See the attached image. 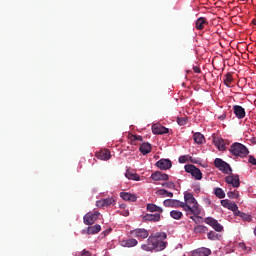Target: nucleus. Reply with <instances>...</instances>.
<instances>
[{
	"label": "nucleus",
	"instance_id": "obj_47",
	"mask_svg": "<svg viewBox=\"0 0 256 256\" xmlns=\"http://www.w3.org/2000/svg\"><path fill=\"white\" fill-rule=\"evenodd\" d=\"M195 217H199V215L190 216V219H192V221H195Z\"/></svg>",
	"mask_w": 256,
	"mask_h": 256
},
{
	"label": "nucleus",
	"instance_id": "obj_21",
	"mask_svg": "<svg viewBox=\"0 0 256 256\" xmlns=\"http://www.w3.org/2000/svg\"><path fill=\"white\" fill-rule=\"evenodd\" d=\"M211 255V249L209 248H198L193 252V256H209Z\"/></svg>",
	"mask_w": 256,
	"mask_h": 256
},
{
	"label": "nucleus",
	"instance_id": "obj_36",
	"mask_svg": "<svg viewBox=\"0 0 256 256\" xmlns=\"http://www.w3.org/2000/svg\"><path fill=\"white\" fill-rule=\"evenodd\" d=\"M207 237L208 239H210V241H215V239H217V233H215L214 231H210Z\"/></svg>",
	"mask_w": 256,
	"mask_h": 256
},
{
	"label": "nucleus",
	"instance_id": "obj_48",
	"mask_svg": "<svg viewBox=\"0 0 256 256\" xmlns=\"http://www.w3.org/2000/svg\"><path fill=\"white\" fill-rule=\"evenodd\" d=\"M253 141H254V143H256V137H255V138H253Z\"/></svg>",
	"mask_w": 256,
	"mask_h": 256
},
{
	"label": "nucleus",
	"instance_id": "obj_7",
	"mask_svg": "<svg viewBox=\"0 0 256 256\" xmlns=\"http://www.w3.org/2000/svg\"><path fill=\"white\" fill-rule=\"evenodd\" d=\"M132 237H137L138 239H147L149 237V232L144 228H136L130 231Z\"/></svg>",
	"mask_w": 256,
	"mask_h": 256
},
{
	"label": "nucleus",
	"instance_id": "obj_27",
	"mask_svg": "<svg viewBox=\"0 0 256 256\" xmlns=\"http://www.w3.org/2000/svg\"><path fill=\"white\" fill-rule=\"evenodd\" d=\"M193 139L195 141V143H197L198 145H201V143H203V141H205V136H203V134L196 132L193 135Z\"/></svg>",
	"mask_w": 256,
	"mask_h": 256
},
{
	"label": "nucleus",
	"instance_id": "obj_22",
	"mask_svg": "<svg viewBox=\"0 0 256 256\" xmlns=\"http://www.w3.org/2000/svg\"><path fill=\"white\" fill-rule=\"evenodd\" d=\"M101 231V225L96 224L94 226H89L86 230L87 235H95Z\"/></svg>",
	"mask_w": 256,
	"mask_h": 256
},
{
	"label": "nucleus",
	"instance_id": "obj_44",
	"mask_svg": "<svg viewBox=\"0 0 256 256\" xmlns=\"http://www.w3.org/2000/svg\"><path fill=\"white\" fill-rule=\"evenodd\" d=\"M134 140L135 141H143V137L142 136H134Z\"/></svg>",
	"mask_w": 256,
	"mask_h": 256
},
{
	"label": "nucleus",
	"instance_id": "obj_46",
	"mask_svg": "<svg viewBox=\"0 0 256 256\" xmlns=\"http://www.w3.org/2000/svg\"><path fill=\"white\" fill-rule=\"evenodd\" d=\"M82 256H91L89 251H83Z\"/></svg>",
	"mask_w": 256,
	"mask_h": 256
},
{
	"label": "nucleus",
	"instance_id": "obj_6",
	"mask_svg": "<svg viewBox=\"0 0 256 256\" xmlns=\"http://www.w3.org/2000/svg\"><path fill=\"white\" fill-rule=\"evenodd\" d=\"M99 215H101V213H99L98 211L88 212L84 216L83 221L86 225H93L95 223V221H97V219H99Z\"/></svg>",
	"mask_w": 256,
	"mask_h": 256
},
{
	"label": "nucleus",
	"instance_id": "obj_11",
	"mask_svg": "<svg viewBox=\"0 0 256 256\" xmlns=\"http://www.w3.org/2000/svg\"><path fill=\"white\" fill-rule=\"evenodd\" d=\"M225 181L226 183H228V185H232V187H239V185H241V182L239 181V175H229L225 177Z\"/></svg>",
	"mask_w": 256,
	"mask_h": 256
},
{
	"label": "nucleus",
	"instance_id": "obj_38",
	"mask_svg": "<svg viewBox=\"0 0 256 256\" xmlns=\"http://www.w3.org/2000/svg\"><path fill=\"white\" fill-rule=\"evenodd\" d=\"M162 186L166 187L167 189H175V183H173V182L163 183Z\"/></svg>",
	"mask_w": 256,
	"mask_h": 256
},
{
	"label": "nucleus",
	"instance_id": "obj_13",
	"mask_svg": "<svg viewBox=\"0 0 256 256\" xmlns=\"http://www.w3.org/2000/svg\"><path fill=\"white\" fill-rule=\"evenodd\" d=\"M143 221H149L151 223H158V221H161V214L155 213V214H145L142 216Z\"/></svg>",
	"mask_w": 256,
	"mask_h": 256
},
{
	"label": "nucleus",
	"instance_id": "obj_34",
	"mask_svg": "<svg viewBox=\"0 0 256 256\" xmlns=\"http://www.w3.org/2000/svg\"><path fill=\"white\" fill-rule=\"evenodd\" d=\"M229 199H238L239 198V192L238 191H230L227 193Z\"/></svg>",
	"mask_w": 256,
	"mask_h": 256
},
{
	"label": "nucleus",
	"instance_id": "obj_20",
	"mask_svg": "<svg viewBox=\"0 0 256 256\" xmlns=\"http://www.w3.org/2000/svg\"><path fill=\"white\" fill-rule=\"evenodd\" d=\"M146 210L149 212V213H163V208L157 206L156 204L154 203H148L146 205Z\"/></svg>",
	"mask_w": 256,
	"mask_h": 256
},
{
	"label": "nucleus",
	"instance_id": "obj_30",
	"mask_svg": "<svg viewBox=\"0 0 256 256\" xmlns=\"http://www.w3.org/2000/svg\"><path fill=\"white\" fill-rule=\"evenodd\" d=\"M156 195H160L161 197H173V192H169L165 189H160L156 192Z\"/></svg>",
	"mask_w": 256,
	"mask_h": 256
},
{
	"label": "nucleus",
	"instance_id": "obj_39",
	"mask_svg": "<svg viewBox=\"0 0 256 256\" xmlns=\"http://www.w3.org/2000/svg\"><path fill=\"white\" fill-rule=\"evenodd\" d=\"M231 201L225 199V200H221V205L222 207H225L226 209L229 208V205H230Z\"/></svg>",
	"mask_w": 256,
	"mask_h": 256
},
{
	"label": "nucleus",
	"instance_id": "obj_10",
	"mask_svg": "<svg viewBox=\"0 0 256 256\" xmlns=\"http://www.w3.org/2000/svg\"><path fill=\"white\" fill-rule=\"evenodd\" d=\"M152 133L154 135H166L169 133V129L165 128V126L161 124H153L152 125Z\"/></svg>",
	"mask_w": 256,
	"mask_h": 256
},
{
	"label": "nucleus",
	"instance_id": "obj_41",
	"mask_svg": "<svg viewBox=\"0 0 256 256\" xmlns=\"http://www.w3.org/2000/svg\"><path fill=\"white\" fill-rule=\"evenodd\" d=\"M248 162L251 163V165H256V158L253 156H249Z\"/></svg>",
	"mask_w": 256,
	"mask_h": 256
},
{
	"label": "nucleus",
	"instance_id": "obj_16",
	"mask_svg": "<svg viewBox=\"0 0 256 256\" xmlns=\"http://www.w3.org/2000/svg\"><path fill=\"white\" fill-rule=\"evenodd\" d=\"M206 25H209V22L207 21V18H205V17H200L195 22V27H196L197 31H203V29H205Z\"/></svg>",
	"mask_w": 256,
	"mask_h": 256
},
{
	"label": "nucleus",
	"instance_id": "obj_28",
	"mask_svg": "<svg viewBox=\"0 0 256 256\" xmlns=\"http://www.w3.org/2000/svg\"><path fill=\"white\" fill-rule=\"evenodd\" d=\"M170 216L172 217V219H176L178 221L179 219H182L183 212H181L179 210H172L170 212Z\"/></svg>",
	"mask_w": 256,
	"mask_h": 256
},
{
	"label": "nucleus",
	"instance_id": "obj_2",
	"mask_svg": "<svg viewBox=\"0 0 256 256\" xmlns=\"http://www.w3.org/2000/svg\"><path fill=\"white\" fill-rule=\"evenodd\" d=\"M184 201L181 202L182 209L186 212V215H201V208H199V203L191 193H186L184 195Z\"/></svg>",
	"mask_w": 256,
	"mask_h": 256
},
{
	"label": "nucleus",
	"instance_id": "obj_33",
	"mask_svg": "<svg viewBox=\"0 0 256 256\" xmlns=\"http://www.w3.org/2000/svg\"><path fill=\"white\" fill-rule=\"evenodd\" d=\"M103 203H104V207H109V205H114L115 203V198L111 197V198H106V199H102Z\"/></svg>",
	"mask_w": 256,
	"mask_h": 256
},
{
	"label": "nucleus",
	"instance_id": "obj_12",
	"mask_svg": "<svg viewBox=\"0 0 256 256\" xmlns=\"http://www.w3.org/2000/svg\"><path fill=\"white\" fill-rule=\"evenodd\" d=\"M95 157L101 161H109L111 159V151L104 149L96 153Z\"/></svg>",
	"mask_w": 256,
	"mask_h": 256
},
{
	"label": "nucleus",
	"instance_id": "obj_24",
	"mask_svg": "<svg viewBox=\"0 0 256 256\" xmlns=\"http://www.w3.org/2000/svg\"><path fill=\"white\" fill-rule=\"evenodd\" d=\"M238 217H241L242 220L247 221V223H251L253 221V216L251 214H246L245 212L238 211L236 212Z\"/></svg>",
	"mask_w": 256,
	"mask_h": 256
},
{
	"label": "nucleus",
	"instance_id": "obj_31",
	"mask_svg": "<svg viewBox=\"0 0 256 256\" xmlns=\"http://www.w3.org/2000/svg\"><path fill=\"white\" fill-rule=\"evenodd\" d=\"M214 195H216L218 199H225V191H223L221 188H215Z\"/></svg>",
	"mask_w": 256,
	"mask_h": 256
},
{
	"label": "nucleus",
	"instance_id": "obj_15",
	"mask_svg": "<svg viewBox=\"0 0 256 256\" xmlns=\"http://www.w3.org/2000/svg\"><path fill=\"white\" fill-rule=\"evenodd\" d=\"M233 112L237 117V119H245V115H246L245 108H243L242 106L234 105Z\"/></svg>",
	"mask_w": 256,
	"mask_h": 256
},
{
	"label": "nucleus",
	"instance_id": "obj_5",
	"mask_svg": "<svg viewBox=\"0 0 256 256\" xmlns=\"http://www.w3.org/2000/svg\"><path fill=\"white\" fill-rule=\"evenodd\" d=\"M184 169L186 173H190V175H192V177H194L196 181H201V179H203V173H201V170L197 168L195 165L187 164L185 165Z\"/></svg>",
	"mask_w": 256,
	"mask_h": 256
},
{
	"label": "nucleus",
	"instance_id": "obj_43",
	"mask_svg": "<svg viewBox=\"0 0 256 256\" xmlns=\"http://www.w3.org/2000/svg\"><path fill=\"white\" fill-rule=\"evenodd\" d=\"M193 71L194 73H201V68H199L198 66H194Z\"/></svg>",
	"mask_w": 256,
	"mask_h": 256
},
{
	"label": "nucleus",
	"instance_id": "obj_1",
	"mask_svg": "<svg viewBox=\"0 0 256 256\" xmlns=\"http://www.w3.org/2000/svg\"><path fill=\"white\" fill-rule=\"evenodd\" d=\"M167 233L156 232L151 234L147 239V244H143L141 249L143 251H164L167 248Z\"/></svg>",
	"mask_w": 256,
	"mask_h": 256
},
{
	"label": "nucleus",
	"instance_id": "obj_18",
	"mask_svg": "<svg viewBox=\"0 0 256 256\" xmlns=\"http://www.w3.org/2000/svg\"><path fill=\"white\" fill-rule=\"evenodd\" d=\"M120 243L122 247H128V248L137 247V245H139V242L137 241V239H134V238L122 240Z\"/></svg>",
	"mask_w": 256,
	"mask_h": 256
},
{
	"label": "nucleus",
	"instance_id": "obj_26",
	"mask_svg": "<svg viewBox=\"0 0 256 256\" xmlns=\"http://www.w3.org/2000/svg\"><path fill=\"white\" fill-rule=\"evenodd\" d=\"M125 177L127 179H130L131 181H140L141 177L137 173H132L130 171H127L125 173Z\"/></svg>",
	"mask_w": 256,
	"mask_h": 256
},
{
	"label": "nucleus",
	"instance_id": "obj_45",
	"mask_svg": "<svg viewBox=\"0 0 256 256\" xmlns=\"http://www.w3.org/2000/svg\"><path fill=\"white\" fill-rule=\"evenodd\" d=\"M188 159L191 163H197V159L193 158V156L188 157Z\"/></svg>",
	"mask_w": 256,
	"mask_h": 256
},
{
	"label": "nucleus",
	"instance_id": "obj_4",
	"mask_svg": "<svg viewBox=\"0 0 256 256\" xmlns=\"http://www.w3.org/2000/svg\"><path fill=\"white\" fill-rule=\"evenodd\" d=\"M214 166L226 175H231V173H233V169H231V166L227 162L223 161V159L221 158H216L214 160Z\"/></svg>",
	"mask_w": 256,
	"mask_h": 256
},
{
	"label": "nucleus",
	"instance_id": "obj_19",
	"mask_svg": "<svg viewBox=\"0 0 256 256\" xmlns=\"http://www.w3.org/2000/svg\"><path fill=\"white\" fill-rule=\"evenodd\" d=\"M120 197L124 201H130L131 203H135V201H137V196H135V194H131L129 192H121Z\"/></svg>",
	"mask_w": 256,
	"mask_h": 256
},
{
	"label": "nucleus",
	"instance_id": "obj_9",
	"mask_svg": "<svg viewBox=\"0 0 256 256\" xmlns=\"http://www.w3.org/2000/svg\"><path fill=\"white\" fill-rule=\"evenodd\" d=\"M156 167L161 171H167L173 167V163L169 159L162 158L156 162Z\"/></svg>",
	"mask_w": 256,
	"mask_h": 256
},
{
	"label": "nucleus",
	"instance_id": "obj_42",
	"mask_svg": "<svg viewBox=\"0 0 256 256\" xmlns=\"http://www.w3.org/2000/svg\"><path fill=\"white\" fill-rule=\"evenodd\" d=\"M96 207H99V208L105 207V204H104L103 200L96 201Z\"/></svg>",
	"mask_w": 256,
	"mask_h": 256
},
{
	"label": "nucleus",
	"instance_id": "obj_8",
	"mask_svg": "<svg viewBox=\"0 0 256 256\" xmlns=\"http://www.w3.org/2000/svg\"><path fill=\"white\" fill-rule=\"evenodd\" d=\"M204 222L207 225H210V227L214 228L218 233H221V231H223V226L220 225L219 221H217L215 218L213 217H207L205 218Z\"/></svg>",
	"mask_w": 256,
	"mask_h": 256
},
{
	"label": "nucleus",
	"instance_id": "obj_14",
	"mask_svg": "<svg viewBox=\"0 0 256 256\" xmlns=\"http://www.w3.org/2000/svg\"><path fill=\"white\" fill-rule=\"evenodd\" d=\"M151 179H153V181H169V175L160 171H156L152 173Z\"/></svg>",
	"mask_w": 256,
	"mask_h": 256
},
{
	"label": "nucleus",
	"instance_id": "obj_37",
	"mask_svg": "<svg viewBox=\"0 0 256 256\" xmlns=\"http://www.w3.org/2000/svg\"><path fill=\"white\" fill-rule=\"evenodd\" d=\"M228 209L230 211H237L239 207L237 206V204H235V202H230V204L228 205Z\"/></svg>",
	"mask_w": 256,
	"mask_h": 256
},
{
	"label": "nucleus",
	"instance_id": "obj_35",
	"mask_svg": "<svg viewBox=\"0 0 256 256\" xmlns=\"http://www.w3.org/2000/svg\"><path fill=\"white\" fill-rule=\"evenodd\" d=\"M177 123L180 125V127H183V125H187V118L182 117V118H177Z\"/></svg>",
	"mask_w": 256,
	"mask_h": 256
},
{
	"label": "nucleus",
	"instance_id": "obj_32",
	"mask_svg": "<svg viewBox=\"0 0 256 256\" xmlns=\"http://www.w3.org/2000/svg\"><path fill=\"white\" fill-rule=\"evenodd\" d=\"M208 229L206 226L197 225L194 227V233H207Z\"/></svg>",
	"mask_w": 256,
	"mask_h": 256
},
{
	"label": "nucleus",
	"instance_id": "obj_29",
	"mask_svg": "<svg viewBox=\"0 0 256 256\" xmlns=\"http://www.w3.org/2000/svg\"><path fill=\"white\" fill-rule=\"evenodd\" d=\"M231 83H233V75H231V73H227L224 76V85H226V87H231Z\"/></svg>",
	"mask_w": 256,
	"mask_h": 256
},
{
	"label": "nucleus",
	"instance_id": "obj_25",
	"mask_svg": "<svg viewBox=\"0 0 256 256\" xmlns=\"http://www.w3.org/2000/svg\"><path fill=\"white\" fill-rule=\"evenodd\" d=\"M214 144L217 146L219 151H225V142L221 138H214Z\"/></svg>",
	"mask_w": 256,
	"mask_h": 256
},
{
	"label": "nucleus",
	"instance_id": "obj_23",
	"mask_svg": "<svg viewBox=\"0 0 256 256\" xmlns=\"http://www.w3.org/2000/svg\"><path fill=\"white\" fill-rule=\"evenodd\" d=\"M139 151L142 153V155H149V152L151 151V145L148 142H145L140 146Z\"/></svg>",
	"mask_w": 256,
	"mask_h": 256
},
{
	"label": "nucleus",
	"instance_id": "obj_17",
	"mask_svg": "<svg viewBox=\"0 0 256 256\" xmlns=\"http://www.w3.org/2000/svg\"><path fill=\"white\" fill-rule=\"evenodd\" d=\"M164 207H174L179 208L182 207L181 201L175 199H166L163 201Z\"/></svg>",
	"mask_w": 256,
	"mask_h": 256
},
{
	"label": "nucleus",
	"instance_id": "obj_40",
	"mask_svg": "<svg viewBox=\"0 0 256 256\" xmlns=\"http://www.w3.org/2000/svg\"><path fill=\"white\" fill-rule=\"evenodd\" d=\"M187 159H189V156H180L179 163H187Z\"/></svg>",
	"mask_w": 256,
	"mask_h": 256
},
{
	"label": "nucleus",
	"instance_id": "obj_3",
	"mask_svg": "<svg viewBox=\"0 0 256 256\" xmlns=\"http://www.w3.org/2000/svg\"><path fill=\"white\" fill-rule=\"evenodd\" d=\"M230 153L234 155V157H247L249 155V149L239 142H235L230 146Z\"/></svg>",
	"mask_w": 256,
	"mask_h": 256
}]
</instances>
